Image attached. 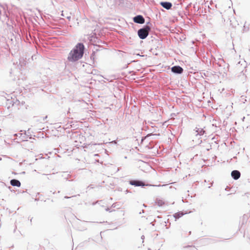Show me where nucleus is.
Returning <instances> with one entry per match:
<instances>
[{
    "label": "nucleus",
    "mask_w": 250,
    "mask_h": 250,
    "mask_svg": "<svg viewBox=\"0 0 250 250\" xmlns=\"http://www.w3.org/2000/svg\"><path fill=\"white\" fill-rule=\"evenodd\" d=\"M150 28L148 26H146L144 28L139 29L138 31V35L141 39H144L148 35Z\"/></svg>",
    "instance_id": "obj_2"
},
{
    "label": "nucleus",
    "mask_w": 250,
    "mask_h": 250,
    "mask_svg": "<svg viewBox=\"0 0 250 250\" xmlns=\"http://www.w3.org/2000/svg\"><path fill=\"white\" fill-rule=\"evenodd\" d=\"M133 21L135 22L143 24L145 22V19L142 16L138 15L135 17L133 19Z\"/></svg>",
    "instance_id": "obj_3"
},
{
    "label": "nucleus",
    "mask_w": 250,
    "mask_h": 250,
    "mask_svg": "<svg viewBox=\"0 0 250 250\" xmlns=\"http://www.w3.org/2000/svg\"><path fill=\"white\" fill-rule=\"evenodd\" d=\"M231 176L235 180H237L240 178V173L238 170H233L231 172Z\"/></svg>",
    "instance_id": "obj_6"
},
{
    "label": "nucleus",
    "mask_w": 250,
    "mask_h": 250,
    "mask_svg": "<svg viewBox=\"0 0 250 250\" xmlns=\"http://www.w3.org/2000/svg\"><path fill=\"white\" fill-rule=\"evenodd\" d=\"M183 215L184 213L183 212H178L174 214V217L175 218V219H177L183 216Z\"/></svg>",
    "instance_id": "obj_11"
},
{
    "label": "nucleus",
    "mask_w": 250,
    "mask_h": 250,
    "mask_svg": "<svg viewBox=\"0 0 250 250\" xmlns=\"http://www.w3.org/2000/svg\"><path fill=\"white\" fill-rule=\"evenodd\" d=\"M191 234V231H188V230H182L181 235L183 237H188Z\"/></svg>",
    "instance_id": "obj_10"
},
{
    "label": "nucleus",
    "mask_w": 250,
    "mask_h": 250,
    "mask_svg": "<svg viewBox=\"0 0 250 250\" xmlns=\"http://www.w3.org/2000/svg\"><path fill=\"white\" fill-rule=\"evenodd\" d=\"M129 183L131 185H133L135 186H144L145 184L140 181L137 180H132L129 182Z\"/></svg>",
    "instance_id": "obj_5"
},
{
    "label": "nucleus",
    "mask_w": 250,
    "mask_h": 250,
    "mask_svg": "<svg viewBox=\"0 0 250 250\" xmlns=\"http://www.w3.org/2000/svg\"><path fill=\"white\" fill-rule=\"evenodd\" d=\"M161 5L166 9H170L172 7V4L169 2H161Z\"/></svg>",
    "instance_id": "obj_7"
},
{
    "label": "nucleus",
    "mask_w": 250,
    "mask_h": 250,
    "mask_svg": "<svg viewBox=\"0 0 250 250\" xmlns=\"http://www.w3.org/2000/svg\"><path fill=\"white\" fill-rule=\"evenodd\" d=\"M165 204L164 200L162 199L157 198L155 202V205L159 207H162Z\"/></svg>",
    "instance_id": "obj_8"
},
{
    "label": "nucleus",
    "mask_w": 250,
    "mask_h": 250,
    "mask_svg": "<svg viewBox=\"0 0 250 250\" xmlns=\"http://www.w3.org/2000/svg\"><path fill=\"white\" fill-rule=\"evenodd\" d=\"M84 45L79 43L68 54L67 59L70 62H75L81 59L83 54Z\"/></svg>",
    "instance_id": "obj_1"
},
{
    "label": "nucleus",
    "mask_w": 250,
    "mask_h": 250,
    "mask_svg": "<svg viewBox=\"0 0 250 250\" xmlns=\"http://www.w3.org/2000/svg\"><path fill=\"white\" fill-rule=\"evenodd\" d=\"M10 184L13 186H17L18 187H20L21 186L20 182L16 179L11 180L10 181Z\"/></svg>",
    "instance_id": "obj_9"
},
{
    "label": "nucleus",
    "mask_w": 250,
    "mask_h": 250,
    "mask_svg": "<svg viewBox=\"0 0 250 250\" xmlns=\"http://www.w3.org/2000/svg\"><path fill=\"white\" fill-rule=\"evenodd\" d=\"M67 19H68L69 20H70V17H67Z\"/></svg>",
    "instance_id": "obj_12"
},
{
    "label": "nucleus",
    "mask_w": 250,
    "mask_h": 250,
    "mask_svg": "<svg viewBox=\"0 0 250 250\" xmlns=\"http://www.w3.org/2000/svg\"><path fill=\"white\" fill-rule=\"evenodd\" d=\"M171 70L173 72L178 74H181L183 71V68L179 66H174L172 67Z\"/></svg>",
    "instance_id": "obj_4"
}]
</instances>
